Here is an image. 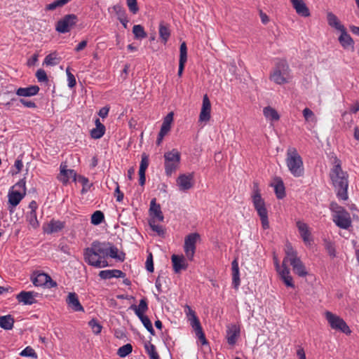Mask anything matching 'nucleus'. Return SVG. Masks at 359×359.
I'll return each mask as SVG.
<instances>
[{
	"label": "nucleus",
	"instance_id": "nucleus-27",
	"mask_svg": "<svg viewBox=\"0 0 359 359\" xmlns=\"http://www.w3.org/2000/svg\"><path fill=\"white\" fill-rule=\"evenodd\" d=\"M327 21L329 26L339 31V32L346 29L338 17L332 12H328L327 13Z\"/></svg>",
	"mask_w": 359,
	"mask_h": 359
},
{
	"label": "nucleus",
	"instance_id": "nucleus-17",
	"mask_svg": "<svg viewBox=\"0 0 359 359\" xmlns=\"http://www.w3.org/2000/svg\"><path fill=\"white\" fill-rule=\"evenodd\" d=\"M177 184L180 191H186L190 189L194 184V176L192 174H182L177 179Z\"/></svg>",
	"mask_w": 359,
	"mask_h": 359
},
{
	"label": "nucleus",
	"instance_id": "nucleus-63",
	"mask_svg": "<svg viewBox=\"0 0 359 359\" xmlns=\"http://www.w3.org/2000/svg\"><path fill=\"white\" fill-rule=\"evenodd\" d=\"M14 167H15V169H16V171H15L14 173L17 174V173H18L19 172H20V170H22V167H23V163H22V160H20V159H17V160L15 161Z\"/></svg>",
	"mask_w": 359,
	"mask_h": 359
},
{
	"label": "nucleus",
	"instance_id": "nucleus-30",
	"mask_svg": "<svg viewBox=\"0 0 359 359\" xmlns=\"http://www.w3.org/2000/svg\"><path fill=\"white\" fill-rule=\"evenodd\" d=\"M231 271L233 287L235 289H238L241 284V280L238 262L236 259L231 262Z\"/></svg>",
	"mask_w": 359,
	"mask_h": 359
},
{
	"label": "nucleus",
	"instance_id": "nucleus-58",
	"mask_svg": "<svg viewBox=\"0 0 359 359\" xmlns=\"http://www.w3.org/2000/svg\"><path fill=\"white\" fill-rule=\"evenodd\" d=\"M262 196L260 194V189L259 187V183L257 181L253 182L252 184V198H255V196Z\"/></svg>",
	"mask_w": 359,
	"mask_h": 359
},
{
	"label": "nucleus",
	"instance_id": "nucleus-48",
	"mask_svg": "<svg viewBox=\"0 0 359 359\" xmlns=\"http://www.w3.org/2000/svg\"><path fill=\"white\" fill-rule=\"evenodd\" d=\"M145 348L147 353L149 355L150 359H160L158 353L156 351V347L154 345L150 344L149 345H146Z\"/></svg>",
	"mask_w": 359,
	"mask_h": 359
},
{
	"label": "nucleus",
	"instance_id": "nucleus-12",
	"mask_svg": "<svg viewBox=\"0 0 359 359\" xmlns=\"http://www.w3.org/2000/svg\"><path fill=\"white\" fill-rule=\"evenodd\" d=\"M200 238V234L198 233H189L184 238V251L187 259L189 261H192L194 259L196 249V243Z\"/></svg>",
	"mask_w": 359,
	"mask_h": 359
},
{
	"label": "nucleus",
	"instance_id": "nucleus-28",
	"mask_svg": "<svg viewBox=\"0 0 359 359\" xmlns=\"http://www.w3.org/2000/svg\"><path fill=\"white\" fill-rule=\"evenodd\" d=\"M99 276L102 279H111L112 278H124L125 273L118 269H109L100 271Z\"/></svg>",
	"mask_w": 359,
	"mask_h": 359
},
{
	"label": "nucleus",
	"instance_id": "nucleus-61",
	"mask_svg": "<svg viewBox=\"0 0 359 359\" xmlns=\"http://www.w3.org/2000/svg\"><path fill=\"white\" fill-rule=\"evenodd\" d=\"M283 283H285V285L287 286V287H294V282H293V278L291 276V275L285 277L284 279H281Z\"/></svg>",
	"mask_w": 359,
	"mask_h": 359
},
{
	"label": "nucleus",
	"instance_id": "nucleus-9",
	"mask_svg": "<svg viewBox=\"0 0 359 359\" xmlns=\"http://www.w3.org/2000/svg\"><path fill=\"white\" fill-rule=\"evenodd\" d=\"M332 220L339 228L348 229L352 224L350 214L342 207L332 209Z\"/></svg>",
	"mask_w": 359,
	"mask_h": 359
},
{
	"label": "nucleus",
	"instance_id": "nucleus-16",
	"mask_svg": "<svg viewBox=\"0 0 359 359\" xmlns=\"http://www.w3.org/2000/svg\"><path fill=\"white\" fill-rule=\"evenodd\" d=\"M106 249L105 254L106 257L115 259L116 260L123 262L125 259V253L118 250V249L112 243L109 242H102Z\"/></svg>",
	"mask_w": 359,
	"mask_h": 359
},
{
	"label": "nucleus",
	"instance_id": "nucleus-25",
	"mask_svg": "<svg viewBox=\"0 0 359 359\" xmlns=\"http://www.w3.org/2000/svg\"><path fill=\"white\" fill-rule=\"evenodd\" d=\"M239 326L233 324L227 327L226 330V339L229 345H234L240 335Z\"/></svg>",
	"mask_w": 359,
	"mask_h": 359
},
{
	"label": "nucleus",
	"instance_id": "nucleus-57",
	"mask_svg": "<svg viewBox=\"0 0 359 359\" xmlns=\"http://www.w3.org/2000/svg\"><path fill=\"white\" fill-rule=\"evenodd\" d=\"M156 221V220H150L149 221V226H150V227L151 228V229L154 231H156L159 235L163 233V230L162 226H160V225L156 224H155Z\"/></svg>",
	"mask_w": 359,
	"mask_h": 359
},
{
	"label": "nucleus",
	"instance_id": "nucleus-14",
	"mask_svg": "<svg viewBox=\"0 0 359 359\" xmlns=\"http://www.w3.org/2000/svg\"><path fill=\"white\" fill-rule=\"evenodd\" d=\"M77 175L72 169H68L65 163H62L60 166V174L57 177L59 181L62 184H67L70 179L74 182L76 181Z\"/></svg>",
	"mask_w": 359,
	"mask_h": 359
},
{
	"label": "nucleus",
	"instance_id": "nucleus-41",
	"mask_svg": "<svg viewBox=\"0 0 359 359\" xmlns=\"http://www.w3.org/2000/svg\"><path fill=\"white\" fill-rule=\"evenodd\" d=\"M76 180L79 183L82 184V189H81V194H84L87 193L90 187H92V184L90 183L88 179L84 176L79 175L77 177Z\"/></svg>",
	"mask_w": 359,
	"mask_h": 359
},
{
	"label": "nucleus",
	"instance_id": "nucleus-23",
	"mask_svg": "<svg viewBox=\"0 0 359 359\" xmlns=\"http://www.w3.org/2000/svg\"><path fill=\"white\" fill-rule=\"evenodd\" d=\"M149 215L152 217L151 220L163 222L164 217L159 204L156 203V198L151 199L149 207Z\"/></svg>",
	"mask_w": 359,
	"mask_h": 359
},
{
	"label": "nucleus",
	"instance_id": "nucleus-40",
	"mask_svg": "<svg viewBox=\"0 0 359 359\" xmlns=\"http://www.w3.org/2000/svg\"><path fill=\"white\" fill-rule=\"evenodd\" d=\"M170 36V31L169 28L161 23L159 25V36L164 44L167 43Z\"/></svg>",
	"mask_w": 359,
	"mask_h": 359
},
{
	"label": "nucleus",
	"instance_id": "nucleus-59",
	"mask_svg": "<svg viewBox=\"0 0 359 359\" xmlns=\"http://www.w3.org/2000/svg\"><path fill=\"white\" fill-rule=\"evenodd\" d=\"M146 269L149 272L154 271V264L151 254H149V255L147 258Z\"/></svg>",
	"mask_w": 359,
	"mask_h": 359
},
{
	"label": "nucleus",
	"instance_id": "nucleus-15",
	"mask_svg": "<svg viewBox=\"0 0 359 359\" xmlns=\"http://www.w3.org/2000/svg\"><path fill=\"white\" fill-rule=\"evenodd\" d=\"M211 118V103L208 96L205 94L203 97L202 107L201 109L198 121L206 123Z\"/></svg>",
	"mask_w": 359,
	"mask_h": 359
},
{
	"label": "nucleus",
	"instance_id": "nucleus-33",
	"mask_svg": "<svg viewBox=\"0 0 359 359\" xmlns=\"http://www.w3.org/2000/svg\"><path fill=\"white\" fill-rule=\"evenodd\" d=\"M263 114L266 121L271 123L278 121L280 119V115L278 111L270 106L265 107L263 109Z\"/></svg>",
	"mask_w": 359,
	"mask_h": 359
},
{
	"label": "nucleus",
	"instance_id": "nucleus-11",
	"mask_svg": "<svg viewBox=\"0 0 359 359\" xmlns=\"http://www.w3.org/2000/svg\"><path fill=\"white\" fill-rule=\"evenodd\" d=\"M252 201L254 208L260 217L263 229H269V222L268 219V211L266 208L265 202L264 199L262 198V196H255V198H252Z\"/></svg>",
	"mask_w": 359,
	"mask_h": 359
},
{
	"label": "nucleus",
	"instance_id": "nucleus-22",
	"mask_svg": "<svg viewBox=\"0 0 359 359\" xmlns=\"http://www.w3.org/2000/svg\"><path fill=\"white\" fill-rule=\"evenodd\" d=\"M297 227L304 243L310 245L312 243V238L309 226L304 222L298 221L297 222Z\"/></svg>",
	"mask_w": 359,
	"mask_h": 359
},
{
	"label": "nucleus",
	"instance_id": "nucleus-50",
	"mask_svg": "<svg viewBox=\"0 0 359 359\" xmlns=\"http://www.w3.org/2000/svg\"><path fill=\"white\" fill-rule=\"evenodd\" d=\"M287 262L283 261L282 268L277 271L281 279H284L285 277L290 275V269L286 266Z\"/></svg>",
	"mask_w": 359,
	"mask_h": 359
},
{
	"label": "nucleus",
	"instance_id": "nucleus-38",
	"mask_svg": "<svg viewBox=\"0 0 359 359\" xmlns=\"http://www.w3.org/2000/svg\"><path fill=\"white\" fill-rule=\"evenodd\" d=\"M26 221L34 229L39 227V222L37 219L36 212H27L25 215Z\"/></svg>",
	"mask_w": 359,
	"mask_h": 359
},
{
	"label": "nucleus",
	"instance_id": "nucleus-4",
	"mask_svg": "<svg viewBox=\"0 0 359 359\" xmlns=\"http://www.w3.org/2000/svg\"><path fill=\"white\" fill-rule=\"evenodd\" d=\"M269 79L278 85H283L290 81L292 79L290 70L285 60H280L276 63Z\"/></svg>",
	"mask_w": 359,
	"mask_h": 359
},
{
	"label": "nucleus",
	"instance_id": "nucleus-49",
	"mask_svg": "<svg viewBox=\"0 0 359 359\" xmlns=\"http://www.w3.org/2000/svg\"><path fill=\"white\" fill-rule=\"evenodd\" d=\"M88 325L90 327L93 332L95 334H100L102 331V327L97 320L92 319L89 321Z\"/></svg>",
	"mask_w": 359,
	"mask_h": 359
},
{
	"label": "nucleus",
	"instance_id": "nucleus-37",
	"mask_svg": "<svg viewBox=\"0 0 359 359\" xmlns=\"http://www.w3.org/2000/svg\"><path fill=\"white\" fill-rule=\"evenodd\" d=\"M14 319L11 315L0 316V327L4 330H11L13 327Z\"/></svg>",
	"mask_w": 359,
	"mask_h": 359
},
{
	"label": "nucleus",
	"instance_id": "nucleus-2",
	"mask_svg": "<svg viewBox=\"0 0 359 359\" xmlns=\"http://www.w3.org/2000/svg\"><path fill=\"white\" fill-rule=\"evenodd\" d=\"M330 178L334 187L337 196L339 199L346 201L348 199V174L341 169L339 160L335 161V164L330 172Z\"/></svg>",
	"mask_w": 359,
	"mask_h": 359
},
{
	"label": "nucleus",
	"instance_id": "nucleus-52",
	"mask_svg": "<svg viewBox=\"0 0 359 359\" xmlns=\"http://www.w3.org/2000/svg\"><path fill=\"white\" fill-rule=\"evenodd\" d=\"M148 165H149L148 156L145 154H143L142 155V159H141V162H140V165L139 172H145L147 168H148Z\"/></svg>",
	"mask_w": 359,
	"mask_h": 359
},
{
	"label": "nucleus",
	"instance_id": "nucleus-1",
	"mask_svg": "<svg viewBox=\"0 0 359 359\" xmlns=\"http://www.w3.org/2000/svg\"><path fill=\"white\" fill-rule=\"evenodd\" d=\"M105 251L102 242L93 241L90 247L84 249L83 259L90 266L97 269L105 268L109 266Z\"/></svg>",
	"mask_w": 359,
	"mask_h": 359
},
{
	"label": "nucleus",
	"instance_id": "nucleus-42",
	"mask_svg": "<svg viewBox=\"0 0 359 359\" xmlns=\"http://www.w3.org/2000/svg\"><path fill=\"white\" fill-rule=\"evenodd\" d=\"M187 60V47L185 42H182L180 47V64L185 65Z\"/></svg>",
	"mask_w": 359,
	"mask_h": 359
},
{
	"label": "nucleus",
	"instance_id": "nucleus-20",
	"mask_svg": "<svg viewBox=\"0 0 359 359\" xmlns=\"http://www.w3.org/2000/svg\"><path fill=\"white\" fill-rule=\"evenodd\" d=\"M290 1L297 15L304 18L310 16L309 8L304 0H290Z\"/></svg>",
	"mask_w": 359,
	"mask_h": 359
},
{
	"label": "nucleus",
	"instance_id": "nucleus-36",
	"mask_svg": "<svg viewBox=\"0 0 359 359\" xmlns=\"http://www.w3.org/2000/svg\"><path fill=\"white\" fill-rule=\"evenodd\" d=\"M130 309L134 311L136 316L139 318L144 315V313L148 310L147 302L145 299H142L140 301L139 305H132Z\"/></svg>",
	"mask_w": 359,
	"mask_h": 359
},
{
	"label": "nucleus",
	"instance_id": "nucleus-60",
	"mask_svg": "<svg viewBox=\"0 0 359 359\" xmlns=\"http://www.w3.org/2000/svg\"><path fill=\"white\" fill-rule=\"evenodd\" d=\"M20 102L25 107H28V108H36V104H35V102H32V101H30V100H25V99H20Z\"/></svg>",
	"mask_w": 359,
	"mask_h": 359
},
{
	"label": "nucleus",
	"instance_id": "nucleus-3",
	"mask_svg": "<svg viewBox=\"0 0 359 359\" xmlns=\"http://www.w3.org/2000/svg\"><path fill=\"white\" fill-rule=\"evenodd\" d=\"M285 161L289 171L294 177H299L304 175L303 161L295 148L287 149Z\"/></svg>",
	"mask_w": 359,
	"mask_h": 359
},
{
	"label": "nucleus",
	"instance_id": "nucleus-8",
	"mask_svg": "<svg viewBox=\"0 0 359 359\" xmlns=\"http://www.w3.org/2000/svg\"><path fill=\"white\" fill-rule=\"evenodd\" d=\"M165 173L167 176H171L178 168L181 156L180 153L175 149L167 151L163 155Z\"/></svg>",
	"mask_w": 359,
	"mask_h": 359
},
{
	"label": "nucleus",
	"instance_id": "nucleus-7",
	"mask_svg": "<svg viewBox=\"0 0 359 359\" xmlns=\"http://www.w3.org/2000/svg\"><path fill=\"white\" fill-rule=\"evenodd\" d=\"M184 313L187 316L188 320L190 323L191 327L194 329L196 336L200 340L202 345L208 344V341L205 337L200 321L197 318L196 313L192 309L186 305L184 307Z\"/></svg>",
	"mask_w": 359,
	"mask_h": 359
},
{
	"label": "nucleus",
	"instance_id": "nucleus-44",
	"mask_svg": "<svg viewBox=\"0 0 359 359\" xmlns=\"http://www.w3.org/2000/svg\"><path fill=\"white\" fill-rule=\"evenodd\" d=\"M303 116L306 122L316 123L317 118L314 113L309 108H305L303 111Z\"/></svg>",
	"mask_w": 359,
	"mask_h": 359
},
{
	"label": "nucleus",
	"instance_id": "nucleus-55",
	"mask_svg": "<svg viewBox=\"0 0 359 359\" xmlns=\"http://www.w3.org/2000/svg\"><path fill=\"white\" fill-rule=\"evenodd\" d=\"M66 73H67V83H68L67 85L70 88H72L76 84V81L75 76H74V74H72L70 72L69 68L67 69Z\"/></svg>",
	"mask_w": 359,
	"mask_h": 359
},
{
	"label": "nucleus",
	"instance_id": "nucleus-54",
	"mask_svg": "<svg viewBox=\"0 0 359 359\" xmlns=\"http://www.w3.org/2000/svg\"><path fill=\"white\" fill-rule=\"evenodd\" d=\"M114 11L116 12L118 19L120 21L121 19L127 18V14L126 11L122 8V7L119 5H116L113 7Z\"/></svg>",
	"mask_w": 359,
	"mask_h": 359
},
{
	"label": "nucleus",
	"instance_id": "nucleus-19",
	"mask_svg": "<svg viewBox=\"0 0 359 359\" xmlns=\"http://www.w3.org/2000/svg\"><path fill=\"white\" fill-rule=\"evenodd\" d=\"M68 307L75 312H84V308L79 302L78 295L75 292H69L66 298Z\"/></svg>",
	"mask_w": 359,
	"mask_h": 359
},
{
	"label": "nucleus",
	"instance_id": "nucleus-32",
	"mask_svg": "<svg viewBox=\"0 0 359 359\" xmlns=\"http://www.w3.org/2000/svg\"><path fill=\"white\" fill-rule=\"evenodd\" d=\"M95 128L90 130V136L93 139H100L105 133V126L101 123L99 118H96L95 121Z\"/></svg>",
	"mask_w": 359,
	"mask_h": 359
},
{
	"label": "nucleus",
	"instance_id": "nucleus-10",
	"mask_svg": "<svg viewBox=\"0 0 359 359\" xmlns=\"http://www.w3.org/2000/svg\"><path fill=\"white\" fill-rule=\"evenodd\" d=\"M325 317L332 329L340 331L347 335L351 334L350 327L340 316L327 311L325 313Z\"/></svg>",
	"mask_w": 359,
	"mask_h": 359
},
{
	"label": "nucleus",
	"instance_id": "nucleus-62",
	"mask_svg": "<svg viewBox=\"0 0 359 359\" xmlns=\"http://www.w3.org/2000/svg\"><path fill=\"white\" fill-rule=\"evenodd\" d=\"M115 196L116 198V201L118 202H121L123 200V197H124L123 193H122L120 191L119 186L117 183H116V187L115 189Z\"/></svg>",
	"mask_w": 359,
	"mask_h": 359
},
{
	"label": "nucleus",
	"instance_id": "nucleus-18",
	"mask_svg": "<svg viewBox=\"0 0 359 359\" xmlns=\"http://www.w3.org/2000/svg\"><path fill=\"white\" fill-rule=\"evenodd\" d=\"M32 283L35 286L46 285L48 287H54L57 286L55 281L53 280L50 276L45 273H40L32 280Z\"/></svg>",
	"mask_w": 359,
	"mask_h": 359
},
{
	"label": "nucleus",
	"instance_id": "nucleus-51",
	"mask_svg": "<svg viewBox=\"0 0 359 359\" xmlns=\"http://www.w3.org/2000/svg\"><path fill=\"white\" fill-rule=\"evenodd\" d=\"M126 4L129 11L133 14H136L139 11L137 0H126Z\"/></svg>",
	"mask_w": 359,
	"mask_h": 359
},
{
	"label": "nucleus",
	"instance_id": "nucleus-21",
	"mask_svg": "<svg viewBox=\"0 0 359 359\" xmlns=\"http://www.w3.org/2000/svg\"><path fill=\"white\" fill-rule=\"evenodd\" d=\"M38 294L32 291H22L17 296L16 299L24 305H32L36 302V297Z\"/></svg>",
	"mask_w": 359,
	"mask_h": 359
},
{
	"label": "nucleus",
	"instance_id": "nucleus-43",
	"mask_svg": "<svg viewBox=\"0 0 359 359\" xmlns=\"http://www.w3.org/2000/svg\"><path fill=\"white\" fill-rule=\"evenodd\" d=\"M133 351V346L130 344H125L121 346L117 351V355L121 358H125Z\"/></svg>",
	"mask_w": 359,
	"mask_h": 359
},
{
	"label": "nucleus",
	"instance_id": "nucleus-45",
	"mask_svg": "<svg viewBox=\"0 0 359 359\" xmlns=\"http://www.w3.org/2000/svg\"><path fill=\"white\" fill-rule=\"evenodd\" d=\"M139 319L142 323L144 327L147 330V331L152 335H154L155 332L152 326V323L149 318L147 316H143L139 317Z\"/></svg>",
	"mask_w": 359,
	"mask_h": 359
},
{
	"label": "nucleus",
	"instance_id": "nucleus-26",
	"mask_svg": "<svg viewBox=\"0 0 359 359\" xmlns=\"http://www.w3.org/2000/svg\"><path fill=\"white\" fill-rule=\"evenodd\" d=\"M39 91L38 86H29L26 88H19L16 90L15 94L20 97H32L37 95Z\"/></svg>",
	"mask_w": 359,
	"mask_h": 359
},
{
	"label": "nucleus",
	"instance_id": "nucleus-46",
	"mask_svg": "<svg viewBox=\"0 0 359 359\" xmlns=\"http://www.w3.org/2000/svg\"><path fill=\"white\" fill-rule=\"evenodd\" d=\"M104 219V215L103 212L100 210H97L91 216V223L94 225H98L102 222Z\"/></svg>",
	"mask_w": 359,
	"mask_h": 359
},
{
	"label": "nucleus",
	"instance_id": "nucleus-13",
	"mask_svg": "<svg viewBox=\"0 0 359 359\" xmlns=\"http://www.w3.org/2000/svg\"><path fill=\"white\" fill-rule=\"evenodd\" d=\"M78 21L77 16L74 14H68L57 21L55 30L60 34L69 32Z\"/></svg>",
	"mask_w": 359,
	"mask_h": 359
},
{
	"label": "nucleus",
	"instance_id": "nucleus-31",
	"mask_svg": "<svg viewBox=\"0 0 359 359\" xmlns=\"http://www.w3.org/2000/svg\"><path fill=\"white\" fill-rule=\"evenodd\" d=\"M271 186L274 188L275 194L278 198L282 199L285 196V187L280 177H276Z\"/></svg>",
	"mask_w": 359,
	"mask_h": 359
},
{
	"label": "nucleus",
	"instance_id": "nucleus-53",
	"mask_svg": "<svg viewBox=\"0 0 359 359\" xmlns=\"http://www.w3.org/2000/svg\"><path fill=\"white\" fill-rule=\"evenodd\" d=\"M21 356L23 357H32L36 358V354L35 351L30 346H27L24 348L20 353Z\"/></svg>",
	"mask_w": 359,
	"mask_h": 359
},
{
	"label": "nucleus",
	"instance_id": "nucleus-6",
	"mask_svg": "<svg viewBox=\"0 0 359 359\" xmlns=\"http://www.w3.org/2000/svg\"><path fill=\"white\" fill-rule=\"evenodd\" d=\"M26 194V182L25 180H20L15 184L9 190L8 198L9 211L14 212L15 208L20 203Z\"/></svg>",
	"mask_w": 359,
	"mask_h": 359
},
{
	"label": "nucleus",
	"instance_id": "nucleus-5",
	"mask_svg": "<svg viewBox=\"0 0 359 359\" xmlns=\"http://www.w3.org/2000/svg\"><path fill=\"white\" fill-rule=\"evenodd\" d=\"M285 257L284 262H289L292 266L294 272L300 277H304L307 275L306 268L297 256V252L293 249L290 244H287L285 246Z\"/></svg>",
	"mask_w": 359,
	"mask_h": 359
},
{
	"label": "nucleus",
	"instance_id": "nucleus-29",
	"mask_svg": "<svg viewBox=\"0 0 359 359\" xmlns=\"http://www.w3.org/2000/svg\"><path fill=\"white\" fill-rule=\"evenodd\" d=\"M64 227V222L60 220L51 219L44 227V231L48 234H51L61 231Z\"/></svg>",
	"mask_w": 359,
	"mask_h": 359
},
{
	"label": "nucleus",
	"instance_id": "nucleus-39",
	"mask_svg": "<svg viewBox=\"0 0 359 359\" xmlns=\"http://www.w3.org/2000/svg\"><path fill=\"white\" fill-rule=\"evenodd\" d=\"M133 33L136 39L142 40L147 37V32L141 25H135L133 27Z\"/></svg>",
	"mask_w": 359,
	"mask_h": 359
},
{
	"label": "nucleus",
	"instance_id": "nucleus-34",
	"mask_svg": "<svg viewBox=\"0 0 359 359\" xmlns=\"http://www.w3.org/2000/svg\"><path fill=\"white\" fill-rule=\"evenodd\" d=\"M173 112H170L164 117L159 133L166 135L169 133L173 121Z\"/></svg>",
	"mask_w": 359,
	"mask_h": 359
},
{
	"label": "nucleus",
	"instance_id": "nucleus-24",
	"mask_svg": "<svg viewBox=\"0 0 359 359\" xmlns=\"http://www.w3.org/2000/svg\"><path fill=\"white\" fill-rule=\"evenodd\" d=\"M173 270L176 273H180L182 270L187 269L188 264L183 255H172L171 257Z\"/></svg>",
	"mask_w": 359,
	"mask_h": 359
},
{
	"label": "nucleus",
	"instance_id": "nucleus-35",
	"mask_svg": "<svg viewBox=\"0 0 359 359\" xmlns=\"http://www.w3.org/2000/svg\"><path fill=\"white\" fill-rule=\"evenodd\" d=\"M341 34L339 37V41L344 48H348L353 47V40L351 36L347 33L346 29L340 32Z\"/></svg>",
	"mask_w": 359,
	"mask_h": 359
},
{
	"label": "nucleus",
	"instance_id": "nucleus-64",
	"mask_svg": "<svg viewBox=\"0 0 359 359\" xmlns=\"http://www.w3.org/2000/svg\"><path fill=\"white\" fill-rule=\"evenodd\" d=\"M297 355L299 358V359H306L304 350L301 346H299L297 350Z\"/></svg>",
	"mask_w": 359,
	"mask_h": 359
},
{
	"label": "nucleus",
	"instance_id": "nucleus-56",
	"mask_svg": "<svg viewBox=\"0 0 359 359\" xmlns=\"http://www.w3.org/2000/svg\"><path fill=\"white\" fill-rule=\"evenodd\" d=\"M36 77L39 82H46L48 81L46 72L41 69L37 70Z\"/></svg>",
	"mask_w": 359,
	"mask_h": 359
},
{
	"label": "nucleus",
	"instance_id": "nucleus-47",
	"mask_svg": "<svg viewBox=\"0 0 359 359\" xmlns=\"http://www.w3.org/2000/svg\"><path fill=\"white\" fill-rule=\"evenodd\" d=\"M58 63V60L55 53L48 55L43 62V65L47 66H55Z\"/></svg>",
	"mask_w": 359,
	"mask_h": 359
}]
</instances>
